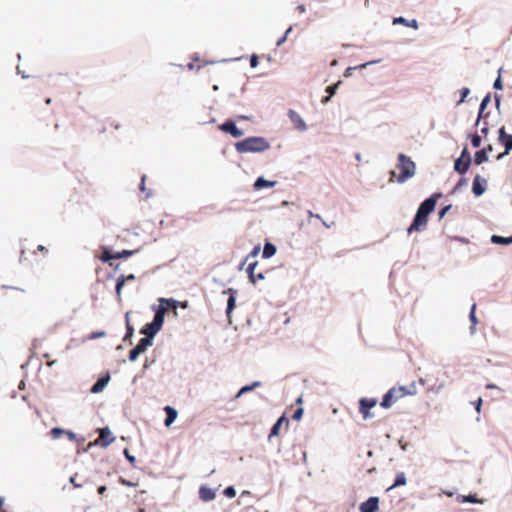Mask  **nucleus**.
<instances>
[{"mask_svg": "<svg viewBox=\"0 0 512 512\" xmlns=\"http://www.w3.org/2000/svg\"><path fill=\"white\" fill-rule=\"evenodd\" d=\"M438 197H440V194L431 196L420 204L412 224L407 229L409 234L421 231L427 226L428 216L434 211Z\"/></svg>", "mask_w": 512, "mask_h": 512, "instance_id": "nucleus-1", "label": "nucleus"}, {"mask_svg": "<svg viewBox=\"0 0 512 512\" xmlns=\"http://www.w3.org/2000/svg\"><path fill=\"white\" fill-rule=\"evenodd\" d=\"M418 392L416 382L409 385L395 386L388 390L383 396L380 405L383 408H390L394 403L406 396H414Z\"/></svg>", "mask_w": 512, "mask_h": 512, "instance_id": "nucleus-2", "label": "nucleus"}, {"mask_svg": "<svg viewBox=\"0 0 512 512\" xmlns=\"http://www.w3.org/2000/svg\"><path fill=\"white\" fill-rule=\"evenodd\" d=\"M397 168L400 171V173L398 176H396L395 171H391L389 179L390 182H393L394 178H396L397 182L404 183L409 178H412L416 172L415 163L411 160L410 157L406 156L403 153H400L398 155Z\"/></svg>", "mask_w": 512, "mask_h": 512, "instance_id": "nucleus-3", "label": "nucleus"}, {"mask_svg": "<svg viewBox=\"0 0 512 512\" xmlns=\"http://www.w3.org/2000/svg\"><path fill=\"white\" fill-rule=\"evenodd\" d=\"M269 147L268 141L263 137H248L235 144L238 153L263 152Z\"/></svg>", "mask_w": 512, "mask_h": 512, "instance_id": "nucleus-4", "label": "nucleus"}, {"mask_svg": "<svg viewBox=\"0 0 512 512\" xmlns=\"http://www.w3.org/2000/svg\"><path fill=\"white\" fill-rule=\"evenodd\" d=\"M446 373L441 369H434L430 373L426 374L425 378H420L419 382L422 385H427L428 390L433 392H439L444 386V376Z\"/></svg>", "mask_w": 512, "mask_h": 512, "instance_id": "nucleus-5", "label": "nucleus"}, {"mask_svg": "<svg viewBox=\"0 0 512 512\" xmlns=\"http://www.w3.org/2000/svg\"><path fill=\"white\" fill-rule=\"evenodd\" d=\"M167 311L166 307L159 306L155 312L154 319L152 322L147 323L142 329L141 333L146 335V338L153 339V337L158 333L164 323L165 313Z\"/></svg>", "mask_w": 512, "mask_h": 512, "instance_id": "nucleus-6", "label": "nucleus"}, {"mask_svg": "<svg viewBox=\"0 0 512 512\" xmlns=\"http://www.w3.org/2000/svg\"><path fill=\"white\" fill-rule=\"evenodd\" d=\"M98 432L99 437L94 441V443H90V445H100L102 447H107L114 442L115 437L112 435V432L108 427L100 428Z\"/></svg>", "mask_w": 512, "mask_h": 512, "instance_id": "nucleus-7", "label": "nucleus"}, {"mask_svg": "<svg viewBox=\"0 0 512 512\" xmlns=\"http://www.w3.org/2000/svg\"><path fill=\"white\" fill-rule=\"evenodd\" d=\"M499 142L505 146V151L500 153L496 159L500 160L512 150V134H507L504 127L499 130Z\"/></svg>", "mask_w": 512, "mask_h": 512, "instance_id": "nucleus-8", "label": "nucleus"}, {"mask_svg": "<svg viewBox=\"0 0 512 512\" xmlns=\"http://www.w3.org/2000/svg\"><path fill=\"white\" fill-rule=\"evenodd\" d=\"M360 407L359 411L363 416V419H368L371 415L369 410L376 406L377 401L376 399H368V398H362L359 401Z\"/></svg>", "mask_w": 512, "mask_h": 512, "instance_id": "nucleus-9", "label": "nucleus"}, {"mask_svg": "<svg viewBox=\"0 0 512 512\" xmlns=\"http://www.w3.org/2000/svg\"><path fill=\"white\" fill-rule=\"evenodd\" d=\"M379 508V498L370 497L365 502L361 503L359 510L360 512H376Z\"/></svg>", "mask_w": 512, "mask_h": 512, "instance_id": "nucleus-10", "label": "nucleus"}, {"mask_svg": "<svg viewBox=\"0 0 512 512\" xmlns=\"http://www.w3.org/2000/svg\"><path fill=\"white\" fill-rule=\"evenodd\" d=\"M220 129L226 133L231 134L234 138H239L243 135V131L238 129L233 121H226L221 126Z\"/></svg>", "mask_w": 512, "mask_h": 512, "instance_id": "nucleus-11", "label": "nucleus"}, {"mask_svg": "<svg viewBox=\"0 0 512 512\" xmlns=\"http://www.w3.org/2000/svg\"><path fill=\"white\" fill-rule=\"evenodd\" d=\"M258 265V262L257 261H253V262H250L248 264V267H247V274H248V277H249V280L255 284L257 281L259 280H263L264 279V275L262 272H255V269Z\"/></svg>", "mask_w": 512, "mask_h": 512, "instance_id": "nucleus-12", "label": "nucleus"}, {"mask_svg": "<svg viewBox=\"0 0 512 512\" xmlns=\"http://www.w3.org/2000/svg\"><path fill=\"white\" fill-rule=\"evenodd\" d=\"M110 381V374L106 373L104 376L99 378L96 383L91 388V393L97 394L104 390V388L107 386V384Z\"/></svg>", "mask_w": 512, "mask_h": 512, "instance_id": "nucleus-13", "label": "nucleus"}, {"mask_svg": "<svg viewBox=\"0 0 512 512\" xmlns=\"http://www.w3.org/2000/svg\"><path fill=\"white\" fill-rule=\"evenodd\" d=\"M288 116L293 123L294 127L298 130H305L306 124L301 118V116L294 110H289Z\"/></svg>", "mask_w": 512, "mask_h": 512, "instance_id": "nucleus-14", "label": "nucleus"}, {"mask_svg": "<svg viewBox=\"0 0 512 512\" xmlns=\"http://www.w3.org/2000/svg\"><path fill=\"white\" fill-rule=\"evenodd\" d=\"M135 279V276L133 274H130L128 276L121 275L117 279L116 283V295L118 301H121V291L126 281H133Z\"/></svg>", "mask_w": 512, "mask_h": 512, "instance_id": "nucleus-15", "label": "nucleus"}, {"mask_svg": "<svg viewBox=\"0 0 512 512\" xmlns=\"http://www.w3.org/2000/svg\"><path fill=\"white\" fill-rule=\"evenodd\" d=\"M470 167V160H464L461 158H457L454 163V169L460 174H464L468 171Z\"/></svg>", "mask_w": 512, "mask_h": 512, "instance_id": "nucleus-16", "label": "nucleus"}, {"mask_svg": "<svg viewBox=\"0 0 512 512\" xmlns=\"http://www.w3.org/2000/svg\"><path fill=\"white\" fill-rule=\"evenodd\" d=\"M285 423L286 425H288V419L283 415L281 416L277 421L276 423L272 426L271 428V431H270V434H269V438L271 437H274V436H278L279 433H280V428L282 426V424Z\"/></svg>", "mask_w": 512, "mask_h": 512, "instance_id": "nucleus-17", "label": "nucleus"}, {"mask_svg": "<svg viewBox=\"0 0 512 512\" xmlns=\"http://www.w3.org/2000/svg\"><path fill=\"white\" fill-rule=\"evenodd\" d=\"M199 496L203 501H211L215 498V492L206 486H202L199 489Z\"/></svg>", "mask_w": 512, "mask_h": 512, "instance_id": "nucleus-18", "label": "nucleus"}, {"mask_svg": "<svg viewBox=\"0 0 512 512\" xmlns=\"http://www.w3.org/2000/svg\"><path fill=\"white\" fill-rule=\"evenodd\" d=\"M164 411L166 413L165 426L169 427L177 417V411L171 406H165Z\"/></svg>", "mask_w": 512, "mask_h": 512, "instance_id": "nucleus-19", "label": "nucleus"}, {"mask_svg": "<svg viewBox=\"0 0 512 512\" xmlns=\"http://www.w3.org/2000/svg\"><path fill=\"white\" fill-rule=\"evenodd\" d=\"M481 181V177L476 175L472 185V191L476 196H480L485 192V187L482 185Z\"/></svg>", "mask_w": 512, "mask_h": 512, "instance_id": "nucleus-20", "label": "nucleus"}, {"mask_svg": "<svg viewBox=\"0 0 512 512\" xmlns=\"http://www.w3.org/2000/svg\"><path fill=\"white\" fill-rule=\"evenodd\" d=\"M228 293L230 294L229 295V298L227 300V309H226V313L227 315L229 316L231 314V312L233 311V309L235 308V302H236V298H235V291L233 289H229L228 290Z\"/></svg>", "mask_w": 512, "mask_h": 512, "instance_id": "nucleus-21", "label": "nucleus"}, {"mask_svg": "<svg viewBox=\"0 0 512 512\" xmlns=\"http://www.w3.org/2000/svg\"><path fill=\"white\" fill-rule=\"evenodd\" d=\"M393 24H403L405 26H408V27H411V28H414V29H417L418 28V22L417 20L415 19H412L411 21H408L406 20L405 18L403 17H397V18H394L393 20Z\"/></svg>", "mask_w": 512, "mask_h": 512, "instance_id": "nucleus-22", "label": "nucleus"}, {"mask_svg": "<svg viewBox=\"0 0 512 512\" xmlns=\"http://www.w3.org/2000/svg\"><path fill=\"white\" fill-rule=\"evenodd\" d=\"M152 345V340L149 338H141L135 348L139 351L140 354L146 351V349Z\"/></svg>", "mask_w": 512, "mask_h": 512, "instance_id": "nucleus-23", "label": "nucleus"}, {"mask_svg": "<svg viewBox=\"0 0 512 512\" xmlns=\"http://www.w3.org/2000/svg\"><path fill=\"white\" fill-rule=\"evenodd\" d=\"M491 241L494 244L509 245V244H512V236L503 237V236H499V235H493L491 237Z\"/></svg>", "mask_w": 512, "mask_h": 512, "instance_id": "nucleus-24", "label": "nucleus"}, {"mask_svg": "<svg viewBox=\"0 0 512 512\" xmlns=\"http://www.w3.org/2000/svg\"><path fill=\"white\" fill-rule=\"evenodd\" d=\"M275 185V182H272V181H268V180H265L264 178L262 177H259L255 183H254V188L256 190H260L264 187H273Z\"/></svg>", "mask_w": 512, "mask_h": 512, "instance_id": "nucleus-25", "label": "nucleus"}, {"mask_svg": "<svg viewBox=\"0 0 512 512\" xmlns=\"http://www.w3.org/2000/svg\"><path fill=\"white\" fill-rule=\"evenodd\" d=\"M340 84H341V81H338L336 84H333V85L327 87L326 92L328 93V96H326L322 99L323 104H326L327 102H329L330 98L336 93L337 88L339 87Z\"/></svg>", "mask_w": 512, "mask_h": 512, "instance_id": "nucleus-26", "label": "nucleus"}, {"mask_svg": "<svg viewBox=\"0 0 512 512\" xmlns=\"http://www.w3.org/2000/svg\"><path fill=\"white\" fill-rule=\"evenodd\" d=\"M469 318H470V321H471L470 329H471V332L474 333L475 330H476V325L478 323V320H477V317H476V304L475 303L471 306Z\"/></svg>", "mask_w": 512, "mask_h": 512, "instance_id": "nucleus-27", "label": "nucleus"}, {"mask_svg": "<svg viewBox=\"0 0 512 512\" xmlns=\"http://www.w3.org/2000/svg\"><path fill=\"white\" fill-rule=\"evenodd\" d=\"M276 253V247L272 243H266L264 245L262 256L263 258H270Z\"/></svg>", "mask_w": 512, "mask_h": 512, "instance_id": "nucleus-28", "label": "nucleus"}, {"mask_svg": "<svg viewBox=\"0 0 512 512\" xmlns=\"http://www.w3.org/2000/svg\"><path fill=\"white\" fill-rule=\"evenodd\" d=\"M488 160V154L485 150L481 149L475 153L474 162L477 165L482 164L483 162H486Z\"/></svg>", "mask_w": 512, "mask_h": 512, "instance_id": "nucleus-29", "label": "nucleus"}, {"mask_svg": "<svg viewBox=\"0 0 512 512\" xmlns=\"http://www.w3.org/2000/svg\"><path fill=\"white\" fill-rule=\"evenodd\" d=\"M64 433H67V435L71 439H74V437H75L74 433H72V432H65L63 429L58 428V427L52 428L51 431H50V434H51L52 438H54V439L59 438Z\"/></svg>", "mask_w": 512, "mask_h": 512, "instance_id": "nucleus-30", "label": "nucleus"}, {"mask_svg": "<svg viewBox=\"0 0 512 512\" xmlns=\"http://www.w3.org/2000/svg\"><path fill=\"white\" fill-rule=\"evenodd\" d=\"M406 484V476L403 472L398 473L395 479L394 484L389 488L392 489L394 487L403 486Z\"/></svg>", "mask_w": 512, "mask_h": 512, "instance_id": "nucleus-31", "label": "nucleus"}, {"mask_svg": "<svg viewBox=\"0 0 512 512\" xmlns=\"http://www.w3.org/2000/svg\"><path fill=\"white\" fill-rule=\"evenodd\" d=\"M258 386H260V382H254L251 385H246V386L242 387L239 390V392L237 393L236 398L240 397L242 394H244L246 392L252 391L253 389H255Z\"/></svg>", "mask_w": 512, "mask_h": 512, "instance_id": "nucleus-32", "label": "nucleus"}, {"mask_svg": "<svg viewBox=\"0 0 512 512\" xmlns=\"http://www.w3.org/2000/svg\"><path fill=\"white\" fill-rule=\"evenodd\" d=\"M489 102H490V96H489V95H487V96H485V97L483 98V100H482V102H481V104H480L479 114H478V119H477L476 124H478V123H479L480 118L482 117L483 112H484V110H485V108H486V106L488 105V103H489Z\"/></svg>", "mask_w": 512, "mask_h": 512, "instance_id": "nucleus-33", "label": "nucleus"}, {"mask_svg": "<svg viewBox=\"0 0 512 512\" xmlns=\"http://www.w3.org/2000/svg\"><path fill=\"white\" fill-rule=\"evenodd\" d=\"M100 259L103 261V262H109L110 260L112 259H116L115 258V254H112L109 250H107L106 248L103 250L102 252V255L100 256Z\"/></svg>", "mask_w": 512, "mask_h": 512, "instance_id": "nucleus-34", "label": "nucleus"}, {"mask_svg": "<svg viewBox=\"0 0 512 512\" xmlns=\"http://www.w3.org/2000/svg\"><path fill=\"white\" fill-rule=\"evenodd\" d=\"M260 252V247L259 246H256L253 248V250L246 256L245 260L243 261V263L241 264L240 266V269L242 268V266L250 259V258H255L258 253Z\"/></svg>", "mask_w": 512, "mask_h": 512, "instance_id": "nucleus-35", "label": "nucleus"}, {"mask_svg": "<svg viewBox=\"0 0 512 512\" xmlns=\"http://www.w3.org/2000/svg\"><path fill=\"white\" fill-rule=\"evenodd\" d=\"M126 328H127V332L124 337V341L127 340L128 338L132 337V335L134 333V328L132 327V325L129 322L128 314L126 315Z\"/></svg>", "mask_w": 512, "mask_h": 512, "instance_id": "nucleus-36", "label": "nucleus"}, {"mask_svg": "<svg viewBox=\"0 0 512 512\" xmlns=\"http://www.w3.org/2000/svg\"><path fill=\"white\" fill-rule=\"evenodd\" d=\"M134 253H135V251H133V250H122L121 252L115 253V258L116 259L127 258V257H130L131 255H133Z\"/></svg>", "mask_w": 512, "mask_h": 512, "instance_id": "nucleus-37", "label": "nucleus"}, {"mask_svg": "<svg viewBox=\"0 0 512 512\" xmlns=\"http://www.w3.org/2000/svg\"><path fill=\"white\" fill-rule=\"evenodd\" d=\"M460 93H461V98L460 100L458 101V105L463 103L466 99V97L469 95L470 93V89L467 88V87H463L461 90H460Z\"/></svg>", "mask_w": 512, "mask_h": 512, "instance_id": "nucleus-38", "label": "nucleus"}, {"mask_svg": "<svg viewBox=\"0 0 512 512\" xmlns=\"http://www.w3.org/2000/svg\"><path fill=\"white\" fill-rule=\"evenodd\" d=\"M140 353L139 351L134 347L130 352H129V360L131 362H134L137 360V358L139 357Z\"/></svg>", "mask_w": 512, "mask_h": 512, "instance_id": "nucleus-39", "label": "nucleus"}, {"mask_svg": "<svg viewBox=\"0 0 512 512\" xmlns=\"http://www.w3.org/2000/svg\"><path fill=\"white\" fill-rule=\"evenodd\" d=\"M471 144L473 147L477 148L481 145V137L477 134H474L472 137H471Z\"/></svg>", "mask_w": 512, "mask_h": 512, "instance_id": "nucleus-40", "label": "nucleus"}, {"mask_svg": "<svg viewBox=\"0 0 512 512\" xmlns=\"http://www.w3.org/2000/svg\"><path fill=\"white\" fill-rule=\"evenodd\" d=\"M224 495L228 498H233L236 495V490L232 486H229L224 490Z\"/></svg>", "mask_w": 512, "mask_h": 512, "instance_id": "nucleus-41", "label": "nucleus"}, {"mask_svg": "<svg viewBox=\"0 0 512 512\" xmlns=\"http://www.w3.org/2000/svg\"><path fill=\"white\" fill-rule=\"evenodd\" d=\"M292 31V27H289L285 34L277 41V46H281L286 40L289 35V33Z\"/></svg>", "mask_w": 512, "mask_h": 512, "instance_id": "nucleus-42", "label": "nucleus"}, {"mask_svg": "<svg viewBox=\"0 0 512 512\" xmlns=\"http://www.w3.org/2000/svg\"><path fill=\"white\" fill-rule=\"evenodd\" d=\"M124 455H125L126 459L134 466L135 462H136V458L134 456L130 455L128 449L124 450Z\"/></svg>", "mask_w": 512, "mask_h": 512, "instance_id": "nucleus-43", "label": "nucleus"}, {"mask_svg": "<svg viewBox=\"0 0 512 512\" xmlns=\"http://www.w3.org/2000/svg\"><path fill=\"white\" fill-rule=\"evenodd\" d=\"M303 415V408H298L294 414L292 415V419L294 420H300Z\"/></svg>", "mask_w": 512, "mask_h": 512, "instance_id": "nucleus-44", "label": "nucleus"}, {"mask_svg": "<svg viewBox=\"0 0 512 512\" xmlns=\"http://www.w3.org/2000/svg\"><path fill=\"white\" fill-rule=\"evenodd\" d=\"M461 159H464V160H470L471 161V156H470V153L468 152L467 148H464L460 157Z\"/></svg>", "mask_w": 512, "mask_h": 512, "instance_id": "nucleus-45", "label": "nucleus"}, {"mask_svg": "<svg viewBox=\"0 0 512 512\" xmlns=\"http://www.w3.org/2000/svg\"><path fill=\"white\" fill-rule=\"evenodd\" d=\"M308 216H309V217H314V218H316V219H319L320 221H322L323 225H325L327 228H329V227H330L326 222H324V221L322 220V218H321V216H320L319 214H314L312 211H308Z\"/></svg>", "mask_w": 512, "mask_h": 512, "instance_id": "nucleus-46", "label": "nucleus"}, {"mask_svg": "<svg viewBox=\"0 0 512 512\" xmlns=\"http://www.w3.org/2000/svg\"><path fill=\"white\" fill-rule=\"evenodd\" d=\"M258 64V57L256 55H253L250 59V65L251 67H256Z\"/></svg>", "mask_w": 512, "mask_h": 512, "instance_id": "nucleus-47", "label": "nucleus"}, {"mask_svg": "<svg viewBox=\"0 0 512 512\" xmlns=\"http://www.w3.org/2000/svg\"><path fill=\"white\" fill-rule=\"evenodd\" d=\"M145 180H146V175H143L142 178H141V183L139 185V189L142 192H145V190H146V188H145Z\"/></svg>", "mask_w": 512, "mask_h": 512, "instance_id": "nucleus-48", "label": "nucleus"}, {"mask_svg": "<svg viewBox=\"0 0 512 512\" xmlns=\"http://www.w3.org/2000/svg\"><path fill=\"white\" fill-rule=\"evenodd\" d=\"M494 88L495 89H502V82H501V78L498 77L495 82H494Z\"/></svg>", "mask_w": 512, "mask_h": 512, "instance_id": "nucleus-49", "label": "nucleus"}, {"mask_svg": "<svg viewBox=\"0 0 512 512\" xmlns=\"http://www.w3.org/2000/svg\"><path fill=\"white\" fill-rule=\"evenodd\" d=\"M449 209H450V205H448V206H446V207L442 208V209L439 211V217H440V218H443V217H444V215L446 214V212H447Z\"/></svg>", "mask_w": 512, "mask_h": 512, "instance_id": "nucleus-50", "label": "nucleus"}, {"mask_svg": "<svg viewBox=\"0 0 512 512\" xmlns=\"http://www.w3.org/2000/svg\"><path fill=\"white\" fill-rule=\"evenodd\" d=\"M481 405H482V399L481 398H478V400L475 402V409L476 411L479 413L480 410H481Z\"/></svg>", "mask_w": 512, "mask_h": 512, "instance_id": "nucleus-51", "label": "nucleus"}, {"mask_svg": "<svg viewBox=\"0 0 512 512\" xmlns=\"http://www.w3.org/2000/svg\"><path fill=\"white\" fill-rule=\"evenodd\" d=\"M37 250L44 253V254H47L48 253V250L46 247H44L43 245H38L37 247Z\"/></svg>", "mask_w": 512, "mask_h": 512, "instance_id": "nucleus-52", "label": "nucleus"}, {"mask_svg": "<svg viewBox=\"0 0 512 512\" xmlns=\"http://www.w3.org/2000/svg\"><path fill=\"white\" fill-rule=\"evenodd\" d=\"M296 10L299 12V13H304L306 11V7L301 4V5H298Z\"/></svg>", "mask_w": 512, "mask_h": 512, "instance_id": "nucleus-53", "label": "nucleus"}, {"mask_svg": "<svg viewBox=\"0 0 512 512\" xmlns=\"http://www.w3.org/2000/svg\"><path fill=\"white\" fill-rule=\"evenodd\" d=\"M466 184V179L465 178H462L460 179V181L457 183L455 189L459 188L460 186Z\"/></svg>", "mask_w": 512, "mask_h": 512, "instance_id": "nucleus-54", "label": "nucleus"}, {"mask_svg": "<svg viewBox=\"0 0 512 512\" xmlns=\"http://www.w3.org/2000/svg\"><path fill=\"white\" fill-rule=\"evenodd\" d=\"M483 150H485L486 153L488 154L493 151V147L492 145L489 144L487 147L483 148Z\"/></svg>", "mask_w": 512, "mask_h": 512, "instance_id": "nucleus-55", "label": "nucleus"}, {"mask_svg": "<svg viewBox=\"0 0 512 512\" xmlns=\"http://www.w3.org/2000/svg\"><path fill=\"white\" fill-rule=\"evenodd\" d=\"M70 482H71V483L73 484V486H74V487H76V488H78V487H80V486H81L80 484H77V483L75 482V477H71V478H70Z\"/></svg>", "mask_w": 512, "mask_h": 512, "instance_id": "nucleus-56", "label": "nucleus"}, {"mask_svg": "<svg viewBox=\"0 0 512 512\" xmlns=\"http://www.w3.org/2000/svg\"><path fill=\"white\" fill-rule=\"evenodd\" d=\"M105 491H106V487H105V486H100V487L98 488V493H99V494H103Z\"/></svg>", "mask_w": 512, "mask_h": 512, "instance_id": "nucleus-57", "label": "nucleus"}, {"mask_svg": "<svg viewBox=\"0 0 512 512\" xmlns=\"http://www.w3.org/2000/svg\"><path fill=\"white\" fill-rule=\"evenodd\" d=\"M486 388H487V389H496V388H498V387H497L496 385H494V384H488V385L486 386Z\"/></svg>", "mask_w": 512, "mask_h": 512, "instance_id": "nucleus-58", "label": "nucleus"}, {"mask_svg": "<svg viewBox=\"0 0 512 512\" xmlns=\"http://www.w3.org/2000/svg\"><path fill=\"white\" fill-rule=\"evenodd\" d=\"M481 132H482L483 134H487V133H488V127H487V125H486V126H484V127L481 129Z\"/></svg>", "mask_w": 512, "mask_h": 512, "instance_id": "nucleus-59", "label": "nucleus"}, {"mask_svg": "<svg viewBox=\"0 0 512 512\" xmlns=\"http://www.w3.org/2000/svg\"><path fill=\"white\" fill-rule=\"evenodd\" d=\"M122 483H123V484H125V485H127V486H132V483H130V482H128V481H125V480H123V481H122Z\"/></svg>", "mask_w": 512, "mask_h": 512, "instance_id": "nucleus-60", "label": "nucleus"}, {"mask_svg": "<svg viewBox=\"0 0 512 512\" xmlns=\"http://www.w3.org/2000/svg\"><path fill=\"white\" fill-rule=\"evenodd\" d=\"M296 402H297L298 404H301V403H302V398H301V397H299V398L297 399V401H296Z\"/></svg>", "mask_w": 512, "mask_h": 512, "instance_id": "nucleus-61", "label": "nucleus"}, {"mask_svg": "<svg viewBox=\"0 0 512 512\" xmlns=\"http://www.w3.org/2000/svg\"><path fill=\"white\" fill-rule=\"evenodd\" d=\"M350 70H351V68H347L345 76H348Z\"/></svg>", "mask_w": 512, "mask_h": 512, "instance_id": "nucleus-62", "label": "nucleus"}, {"mask_svg": "<svg viewBox=\"0 0 512 512\" xmlns=\"http://www.w3.org/2000/svg\"><path fill=\"white\" fill-rule=\"evenodd\" d=\"M161 302H166L167 304H169V300H165V299H161Z\"/></svg>", "mask_w": 512, "mask_h": 512, "instance_id": "nucleus-63", "label": "nucleus"}, {"mask_svg": "<svg viewBox=\"0 0 512 512\" xmlns=\"http://www.w3.org/2000/svg\"><path fill=\"white\" fill-rule=\"evenodd\" d=\"M23 256H24V251L22 250V251H21V256H20V258L22 259V258H23Z\"/></svg>", "mask_w": 512, "mask_h": 512, "instance_id": "nucleus-64", "label": "nucleus"}]
</instances>
